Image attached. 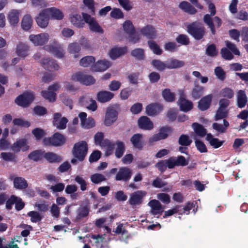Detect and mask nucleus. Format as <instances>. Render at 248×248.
I'll list each match as a JSON object with an SVG mask.
<instances>
[{"label": "nucleus", "mask_w": 248, "mask_h": 248, "mask_svg": "<svg viewBox=\"0 0 248 248\" xmlns=\"http://www.w3.org/2000/svg\"><path fill=\"white\" fill-rule=\"evenodd\" d=\"M45 11L46 12L51 18L54 19L62 20L64 16L62 12L56 7L45 9Z\"/></svg>", "instance_id": "393cba45"}, {"label": "nucleus", "mask_w": 248, "mask_h": 248, "mask_svg": "<svg viewBox=\"0 0 248 248\" xmlns=\"http://www.w3.org/2000/svg\"><path fill=\"white\" fill-rule=\"evenodd\" d=\"M44 157L50 163H58L62 160L60 156L52 152L44 153Z\"/></svg>", "instance_id": "79ce46f5"}, {"label": "nucleus", "mask_w": 248, "mask_h": 248, "mask_svg": "<svg viewBox=\"0 0 248 248\" xmlns=\"http://www.w3.org/2000/svg\"><path fill=\"white\" fill-rule=\"evenodd\" d=\"M204 88L198 84H195L191 92V97L195 100L200 98L204 93Z\"/></svg>", "instance_id": "f704fd0d"}, {"label": "nucleus", "mask_w": 248, "mask_h": 248, "mask_svg": "<svg viewBox=\"0 0 248 248\" xmlns=\"http://www.w3.org/2000/svg\"><path fill=\"white\" fill-rule=\"evenodd\" d=\"M49 37V34L46 32L31 34L29 36V40L35 46H41L48 41Z\"/></svg>", "instance_id": "7ed1b4c3"}, {"label": "nucleus", "mask_w": 248, "mask_h": 248, "mask_svg": "<svg viewBox=\"0 0 248 248\" xmlns=\"http://www.w3.org/2000/svg\"><path fill=\"white\" fill-rule=\"evenodd\" d=\"M148 205L151 207V213L154 216L160 215L164 211L161 203L156 200H152L148 203Z\"/></svg>", "instance_id": "9b49d317"}, {"label": "nucleus", "mask_w": 248, "mask_h": 248, "mask_svg": "<svg viewBox=\"0 0 248 248\" xmlns=\"http://www.w3.org/2000/svg\"><path fill=\"white\" fill-rule=\"evenodd\" d=\"M95 125V122L94 120L92 118H88L86 120H84L81 125L82 127L89 129L93 127Z\"/></svg>", "instance_id": "338daca9"}, {"label": "nucleus", "mask_w": 248, "mask_h": 248, "mask_svg": "<svg viewBox=\"0 0 248 248\" xmlns=\"http://www.w3.org/2000/svg\"><path fill=\"white\" fill-rule=\"evenodd\" d=\"M206 140L209 142L210 145L214 148L220 147L223 143V141L220 140L217 138H214L210 133L206 135Z\"/></svg>", "instance_id": "4c0bfd02"}, {"label": "nucleus", "mask_w": 248, "mask_h": 248, "mask_svg": "<svg viewBox=\"0 0 248 248\" xmlns=\"http://www.w3.org/2000/svg\"><path fill=\"white\" fill-rule=\"evenodd\" d=\"M9 135V129L7 128H4L2 131V129L0 127V148L6 149L9 146V143L6 140Z\"/></svg>", "instance_id": "c756f323"}, {"label": "nucleus", "mask_w": 248, "mask_h": 248, "mask_svg": "<svg viewBox=\"0 0 248 248\" xmlns=\"http://www.w3.org/2000/svg\"><path fill=\"white\" fill-rule=\"evenodd\" d=\"M162 95L167 101L172 102L174 100L175 94L171 93L169 89H165L162 92Z\"/></svg>", "instance_id": "6e6d98bb"}, {"label": "nucleus", "mask_w": 248, "mask_h": 248, "mask_svg": "<svg viewBox=\"0 0 248 248\" xmlns=\"http://www.w3.org/2000/svg\"><path fill=\"white\" fill-rule=\"evenodd\" d=\"M228 114L227 109L219 107L215 115V120H218L226 117Z\"/></svg>", "instance_id": "e2e57ef3"}, {"label": "nucleus", "mask_w": 248, "mask_h": 248, "mask_svg": "<svg viewBox=\"0 0 248 248\" xmlns=\"http://www.w3.org/2000/svg\"><path fill=\"white\" fill-rule=\"evenodd\" d=\"M187 31L196 39H201L204 35L205 28L200 23L194 22L187 27Z\"/></svg>", "instance_id": "f03ea898"}, {"label": "nucleus", "mask_w": 248, "mask_h": 248, "mask_svg": "<svg viewBox=\"0 0 248 248\" xmlns=\"http://www.w3.org/2000/svg\"><path fill=\"white\" fill-rule=\"evenodd\" d=\"M30 46L26 44L19 42L16 47V53L19 57L24 58L29 55Z\"/></svg>", "instance_id": "6ab92c4d"}, {"label": "nucleus", "mask_w": 248, "mask_h": 248, "mask_svg": "<svg viewBox=\"0 0 248 248\" xmlns=\"http://www.w3.org/2000/svg\"><path fill=\"white\" fill-rule=\"evenodd\" d=\"M123 29L124 31L129 35H132L135 32L133 25L129 20H126L124 23Z\"/></svg>", "instance_id": "8fccbe9b"}, {"label": "nucleus", "mask_w": 248, "mask_h": 248, "mask_svg": "<svg viewBox=\"0 0 248 248\" xmlns=\"http://www.w3.org/2000/svg\"><path fill=\"white\" fill-rule=\"evenodd\" d=\"M179 7L185 12L190 14H194L197 12L196 10L187 1H183L180 3Z\"/></svg>", "instance_id": "c03bdc74"}, {"label": "nucleus", "mask_w": 248, "mask_h": 248, "mask_svg": "<svg viewBox=\"0 0 248 248\" xmlns=\"http://www.w3.org/2000/svg\"><path fill=\"white\" fill-rule=\"evenodd\" d=\"M148 45L153 52L157 55H160L162 53V50L159 46L154 41H148Z\"/></svg>", "instance_id": "052dcab7"}, {"label": "nucleus", "mask_w": 248, "mask_h": 248, "mask_svg": "<svg viewBox=\"0 0 248 248\" xmlns=\"http://www.w3.org/2000/svg\"><path fill=\"white\" fill-rule=\"evenodd\" d=\"M88 152V144L85 141L76 142L72 149V154L74 157L79 161H83Z\"/></svg>", "instance_id": "f257e3e1"}, {"label": "nucleus", "mask_w": 248, "mask_h": 248, "mask_svg": "<svg viewBox=\"0 0 248 248\" xmlns=\"http://www.w3.org/2000/svg\"><path fill=\"white\" fill-rule=\"evenodd\" d=\"M34 99V94L32 92H26L19 95L15 100L19 106L26 107Z\"/></svg>", "instance_id": "1a4fd4ad"}, {"label": "nucleus", "mask_w": 248, "mask_h": 248, "mask_svg": "<svg viewBox=\"0 0 248 248\" xmlns=\"http://www.w3.org/2000/svg\"><path fill=\"white\" fill-rule=\"evenodd\" d=\"M192 127L195 133V135L194 136V140H196V136L199 137H203L207 135L206 129L202 125L197 123H193L192 124Z\"/></svg>", "instance_id": "2f4dec72"}, {"label": "nucleus", "mask_w": 248, "mask_h": 248, "mask_svg": "<svg viewBox=\"0 0 248 248\" xmlns=\"http://www.w3.org/2000/svg\"><path fill=\"white\" fill-rule=\"evenodd\" d=\"M138 126L142 129L150 130L154 127V124L147 116H142L138 120Z\"/></svg>", "instance_id": "5701e85b"}, {"label": "nucleus", "mask_w": 248, "mask_h": 248, "mask_svg": "<svg viewBox=\"0 0 248 248\" xmlns=\"http://www.w3.org/2000/svg\"><path fill=\"white\" fill-rule=\"evenodd\" d=\"M140 33L149 39L154 38L156 36V31L151 26H147L140 30Z\"/></svg>", "instance_id": "c9c22d12"}, {"label": "nucleus", "mask_w": 248, "mask_h": 248, "mask_svg": "<svg viewBox=\"0 0 248 248\" xmlns=\"http://www.w3.org/2000/svg\"><path fill=\"white\" fill-rule=\"evenodd\" d=\"M83 16L81 17L79 14H73L70 16V22L72 25L77 28H82L84 25L83 20Z\"/></svg>", "instance_id": "e433bc0d"}, {"label": "nucleus", "mask_w": 248, "mask_h": 248, "mask_svg": "<svg viewBox=\"0 0 248 248\" xmlns=\"http://www.w3.org/2000/svg\"><path fill=\"white\" fill-rule=\"evenodd\" d=\"M212 16L211 15L206 14L204 16L203 21L204 23L207 24L209 27L210 28V30L213 34L215 33V30L214 28V24L213 22L212 19Z\"/></svg>", "instance_id": "5fc2aeb1"}, {"label": "nucleus", "mask_w": 248, "mask_h": 248, "mask_svg": "<svg viewBox=\"0 0 248 248\" xmlns=\"http://www.w3.org/2000/svg\"><path fill=\"white\" fill-rule=\"evenodd\" d=\"M111 65V63L110 61L106 59L101 60L93 64L92 69L95 72H103L107 70Z\"/></svg>", "instance_id": "ddd939ff"}, {"label": "nucleus", "mask_w": 248, "mask_h": 248, "mask_svg": "<svg viewBox=\"0 0 248 248\" xmlns=\"http://www.w3.org/2000/svg\"><path fill=\"white\" fill-rule=\"evenodd\" d=\"M115 145L116 146L115 155L117 158H120L123 156L125 151V144L123 141L117 140Z\"/></svg>", "instance_id": "a19ab883"}, {"label": "nucleus", "mask_w": 248, "mask_h": 248, "mask_svg": "<svg viewBox=\"0 0 248 248\" xmlns=\"http://www.w3.org/2000/svg\"><path fill=\"white\" fill-rule=\"evenodd\" d=\"M179 94L180 97L177 103L180 110L186 112L190 111L193 108L192 102L186 98L183 91H180Z\"/></svg>", "instance_id": "6e6552de"}, {"label": "nucleus", "mask_w": 248, "mask_h": 248, "mask_svg": "<svg viewBox=\"0 0 248 248\" xmlns=\"http://www.w3.org/2000/svg\"><path fill=\"white\" fill-rule=\"evenodd\" d=\"M60 87L59 83H55L49 86L47 90L42 91L41 94L44 98L50 102H53L56 98V93L55 92L59 90Z\"/></svg>", "instance_id": "423d86ee"}, {"label": "nucleus", "mask_w": 248, "mask_h": 248, "mask_svg": "<svg viewBox=\"0 0 248 248\" xmlns=\"http://www.w3.org/2000/svg\"><path fill=\"white\" fill-rule=\"evenodd\" d=\"M114 145H115L114 144L107 140H105L102 143V146L105 148L107 155H109L113 153Z\"/></svg>", "instance_id": "49530a36"}, {"label": "nucleus", "mask_w": 248, "mask_h": 248, "mask_svg": "<svg viewBox=\"0 0 248 248\" xmlns=\"http://www.w3.org/2000/svg\"><path fill=\"white\" fill-rule=\"evenodd\" d=\"M132 56L138 60H143L144 58V50L141 48H136L131 52Z\"/></svg>", "instance_id": "864d4df0"}, {"label": "nucleus", "mask_w": 248, "mask_h": 248, "mask_svg": "<svg viewBox=\"0 0 248 248\" xmlns=\"http://www.w3.org/2000/svg\"><path fill=\"white\" fill-rule=\"evenodd\" d=\"M132 175L131 170L126 167H122L120 169L116 176V180L117 181H126L130 179Z\"/></svg>", "instance_id": "412c9836"}, {"label": "nucleus", "mask_w": 248, "mask_h": 248, "mask_svg": "<svg viewBox=\"0 0 248 248\" xmlns=\"http://www.w3.org/2000/svg\"><path fill=\"white\" fill-rule=\"evenodd\" d=\"M105 234L102 235H93L92 237L95 240L96 247L98 248H102L103 244L106 242V240L105 238Z\"/></svg>", "instance_id": "13d9d810"}, {"label": "nucleus", "mask_w": 248, "mask_h": 248, "mask_svg": "<svg viewBox=\"0 0 248 248\" xmlns=\"http://www.w3.org/2000/svg\"><path fill=\"white\" fill-rule=\"evenodd\" d=\"M14 187L18 189H25L28 187L27 181L22 177H16L13 180Z\"/></svg>", "instance_id": "58836bf2"}, {"label": "nucleus", "mask_w": 248, "mask_h": 248, "mask_svg": "<svg viewBox=\"0 0 248 248\" xmlns=\"http://www.w3.org/2000/svg\"><path fill=\"white\" fill-rule=\"evenodd\" d=\"M81 49V46L76 42L70 43L67 47L68 52L73 55L74 58H78L79 57V52Z\"/></svg>", "instance_id": "473e14b6"}, {"label": "nucleus", "mask_w": 248, "mask_h": 248, "mask_svg": "<svg viewBox=\"0 0 248 248\" xmlns=\"http://www.w3.org/2000/svg\"><path fill=\"white\" fill-rule=\"evenodd\" d=\"M79 46L84 49H89L91 45L89 41L84 36H82L79 40Z\"/></svg>", "instance_id": "680f3d73"}, {"label": "nucleus", "mask_w": 248, "mask_h": 248, "mask_svg": "<svg viewBox=\"0 0 248 248\" xmlns=\"http://www.w3.org/2000/svg\"><path fill=\"white\" fill-rule=\"evenodd\" d=\"M45 9L43 10L36 18L37 25L42 28H46L48 24L49 17Z\"/></svg>", "instance_id": "aec40b11"}, {"label": "nucleus", "mask_w": 248, "mask_h": 248, "mask_svg": "<svg viewBox=\"0 0 248 248\" xmlns=\"http://www.w3.org/2000/svg\"><path fill=\"white\" fill-rule=\"evenodd\" d=\"M0 157L6 161H15L16 155L10 152H2L0 154Z\"/></svg>", "instance_id": "bf43d9fd"}, {"label": "nucleus", "mask_w": 248, "mask_h": 248, "mask_svg": "<svg viewBox=\"0 0 248 248\" xmlns=\"http://www.w3.org/2000/svg\"><path fill=\"white\" fill-rule=\"evenodd\" d=\"M170 132V129L169 127H163L159 130L158 133L154 135L149 139V141L153 142L165 139L168 136Z\"/></svg>", "instance_id": "dca6fc26"}, {"label": "nucleus", "mask_w": 248, "mask_h": 248, "mask_svg": "<svg viewBox=\"0 0 248 248\" xmlns=\"http://www.w3.org/2000/svg\"><path fill=\"white\" fill-rule=\"evenodd\" d=\"M21 14V10L13 9L10 10L7 15V19L11 26L16 25L19 21V16Z\"/></svg>", "instance_id": "a211bd4d"}, {"label": "nucleus", "mask_w": 248, "mask_h": 248, "mask_svg": "<svg viewBox=\"0 0 248 248\" xmlns=\"http://www.w3.org/2000/svg\"><path fill=\"white\" fill-rule=\"evenodd\" d=\"M44 153L40 150H37L31 153L28 155V158L35 161L40 160L44 157Z\"/></svg>", "instance_id": "de8ad7c7"}, {"label": "nucleus", "mask_w": 248, "mask_h": 248, "mask_svg": "<svg viewBox=\"0 0 248 248\" xmlns=\"http://www.w3.org/2000/svg\"><path fill=\"white\" fill-rule=\"evenodd\" d=\"M229 125V123L225 120H223V125L215 123L212 125L214 129L219 133H224L226 131V128Z\"/></svg>", "instance_id": "a18cd8bd"}, {"label": "nucleus", "mask_w": 248, "mask_h": 248, "mask_svg": "<svg viewBox=\"0 0 248 248\" xmlns=\"http://www.w3.org/2000/svg\"><path fill=\"white\" fill-rule=\"evenodd\" d=\"M167 69H176L183 67L185 62L176 59L170 58L166 61Z\"/></svg>", "instance_id": "72a5a7b5"}, {"label": "nucleus", "mask_w": 248, "mask_h": 248, "mask_svg": "<svg viewBox=\"0 0 248 248\" xmlns=\"http://www.w3.org/2000/svg\"><path fill=\"white\" fill-rule=\"evenodd\" d=\"M114 95V93L109 91H102L97 93V99L101 103H106L112 99Z\"/></svg>", "instance_id": "cd10ccee"}, {"label": "nucleus", "mask_w": 248, "mask_h": 248, "mask_svg": "<svg viewBox=\"0 0 248 248\" xmlns=\"http://www.w3.org/2000/svg\"><path fill=\"white\" fill-rule=\"evenodd\" d=\"M225 44L227 47V48L229 49L234 54L236 55H240V51L237 48L236 46L234 44L228 41H225Z\"/></svg>", "instance_id": "774afa93"}, {"label": "nucleus", "mask_w": 248, "mask_h": 248, "mask_svg": "<svg viewBox=\"0 0 248 248\" xmlns=\"http://www.w3.org/2000/svg\"><path fill=\"white\" fill-rule=\"evenodd\" d=\"M27 215L30 217L31 221L34 223L40 221L43 218V216L36 211H30Z\"/></svg>", "instance_id": "09e8293b"}, {"label": "nucleus", "mask_w": 248, "mask_h": 248, "mask_svg": "<svg viewBox=\"0 0 248 248\" xmlns=\"http://www.w3.org/2000/svg\"><path fill=\"white\" fill-rule=\"evenodd\" d=\"M29 142L26 139H21L17 140L11 146L12 150L15 153H18L20 151L26 152L30 149Z\"/></svg>", "instance_id": "0eeeda50"}, {"label": "nucleus", "mask_w": 248, "mask_h": 248, "mask_svg": "<svg viewBox=\"0 0 248 248\" xmlns=\"http://www.w3.org/2000/svg\"><path fill=\"white\" fill-rule=\"evenodd\" d=\"M79 101L82 105L86 106L88 109L92 111H94L97 108L96 101L87 94L81 97Z\"/></svg>", "instance_id": "f8f14e48"}, {"label": "nucleus", "mask_w": 248, "mask_h": 248, "mask_svg": "<svg viewBox=\"0 0 248 248\" xmlns=\"http://www.w3.org/2000/svg\"><path fill=\"white\" fill-rule=\"evenodd\" d=\"M127 50L126 46L115 47L111 48L108 52V55L111 59L115 60L122 55H124Z\"/></svg>", "instance_id": "f3484780"}, {"label": "nucleus", "mask_w": 248, "mask_h": 248, "mask_svg": "<svg viewBox=\"0 0 248 248\" xmlns=\"http://www.w3.org/2000/svg\"><path fill=\"white\" fill-rule=\"evenodd\" d=\"M46 49L49 51L54 56L57 58H62L65 54L64 50L60 45L51 47L50 46H46Z\"/></svg>", "instance_id": "a878e982"}, {"label": "nucleus", "mask_w": 248, "mask_h": 248, "mask_svg": "<svg viewBox=\"0 0 248 248\" xmlns=\"http://www.w3.org/2000/svg\"><path fill=\"white\" fill-rule=\"evenodd\" d=\"M117 119V113L113 109L108 108L106 114L105 124L109 126L113 124Z\"/></svg>", "instance_id": "4be33fe9"}, {"label": "nucleus", "mask_w": 248, "mask_h": 248, "mask_svg": "<svg viewBox=\"0 0 248 248\" xmlns=\"http://www.w3.org/2000/svg\"><path fill=\"white\" fill-rule=\"evenodd\" d=\"M41 63L45 69L49 70H56L59 69V66L55 61L49 58L42 59Z\"/></svg>", "instance_id": "7c9ffc66"}, {"label": "nucleus", "mask_w": 248, "mask_h": 248, "mask_svg": "<svg viewBox=\"0 0 248 248\" xmlns=\"http://www.w3.org/2000/svg\"><path fill=\"white\" fill-rule=\"evenodd\" d=\"M213 98V95L211 93L202 97L198 102V108L202 111L208 109L211 106Z\"/></svg>", "instance_id": "4468645a"}, {"label": "nucleus", "mask_w": 248, "mask_h": 248, "mask_svg": "<svg viewBox=\"0 0 248 248\" xmlns=\"http://www.w3.org/2000/svg\"><path fill=\"white\" fill-rule=\"evenodd\" d=\"M82 15L85 22L88 24L91 31L97 33H103L102 29L94 18L87 13H82Z\"/></svg>", "instance_id": "39448f33"}, {"label": "nucleus", "mask_w": 248, "mask_h": 248, "mask_svg": "<svg viewBox=\"0 0 248 248\" xmlns=\"http://www.w3.org/2000/svg\"><path fill=\"white\" fill-rule=\"evenodd\" d=\"M130 141L134 148L141 149L144 142L142 135L140 134L133 135L130 139Z\"/></svg>", "instance_id": "c85d7f7f"}, {"label": "nucleus", "mask_w": 248, "mask_h": 248, "mask_svg": "<svg viewBox=\"0 0 248 248\" xmlns=\"http://www.w3.org/2000/svg\"><path fill=\"white\" fill-rule=\"evenodd\" d=\"M147 194L145 191L138 190L133 192L130 195L128 200L129 203L131 205H139L141 203L142 198Z\"/></svg>", "instance_id": "9d476101"}, {"label": "nucleus", "mask_w": 248, "mask_h": 248, "mask_svg": "<svg viewBox=\"0 0 248 248\" xmlns=\"http://www.w3.org/2000/svg\"><path fill=\"white\" fill-rule=\"evenodd\" d=\"M66 141L65 137L59 133H55L50 138H45L43 143L46 145H51L54 146H59L64 144Z\"/></svg>", "instance_id": "20e7f679"}, {"label": "nucleus", "mask_w": 248, "mask_h": 248, "mask_svg": "<svg viewBox=\"0 0 248 248\" xmlns=\"http://www.w3.org/2000/svg\"><path fill=\"white\" fill-rule=\"evenodd\" d=\"M33 20L30 15H25L21 21V27L25 31L29 30L32 27Z\"/></svg>", "instance_id": "ea45409f"}, {"label": "nucleus", "mask_w": 248, "mask_h": 248, "mask_svg": "<svg viewBox=\"0 0 248 248\" xmlns=\"http://www.w3.org/2000/svg\"><path fill=\"white\" fill-rule=\"evenodd\" d=\"M95 59L93 56H86L80 61V65L83 67H88L90 66H93L95 63Z\"/></svg>", "instance_id": "37998d69"}, {"label": "nucleus", "mask_w": 248, "mask_h": 248, "mask_svg": "<svg viewBox=\"0 0 248 248\" xmlns=\"http://www.w3.org/2000/svg\"><path fill=\"white\" fill-rule=\"evenodd\" d=\"M32 6L38 8L46 7L47 6V3L45 0H31Z\"/></svg>", "instance_id": "0e129e2a"}, {"label": "nucleus", "mask_w": 248, "mask_h": 248, "mask_svg": "<svg viewBox=\"0 0 248 248\" xmlns=\"http://www.w3.org/2000/svg\"><path fill=\"white\" fill-rule=\"evenodd\" d=\"M53 124L59 129H64L66 127L68 120L65 117H62L59 113H56L54 115Z\"/></svg>", "instance_id": "2eb2a0df"}, {"label": "nucleus", "mask_w": 248, "mask_h": 248, "mask_svg": "<svg viewBox=\"0 0 248 248\" xmlns=\"http://www.w3.org/2000/svg\"><path fill=\"white\" fill-rule=\"evenodd\" d=\"M153 66L159 71H163L167 69L166 62H163L158 60H154L151 62Z\"/></svg>", "instance_id": "3c124183"}, {"label": "nucleus", "mask_w": 248, "mask_h": 248, "mask_svg": "<svg viewBox=\"0 0 248 248\" xmlns=\"http://www.w3.org/2000/svg\"><path fill=\"white\" fill-rule=\"evenodd\" d=\"M83 3L84 5L87 7L90 10V13L93 15L95 14V3L93 0H83Z\"/></svg>", "instance_id": "4d7b16f0"}, {"label": "nucleus", "mask_w": 248, "mask_h": 248, "mask_svg": "<svg viewBox=\"0 0 248 248\" xmlns=\"http://www.w3.org/2000/svg\"><path fill=\"white\" fill-rule=\"evenodd\" d=\"M248 102V97L244 91L240 90L236 93L237 106L239 108H243Z\"/></svg>", "instance_id": "bb28decb"}, {"label": "nucleus", "mask_w": 248, "mask_h": 248, "mask_svg": "<svg viewBox=\"0 0 248 248\" xmlns=\"http://www.w3.org/2000/svg\"><path fill=\"white\" fill-rule=\"evenodd\" d=\"M90 178L91 181L95 184L100 183L106 180V178L104 175L98 173L92 175Z\"/></svg>", "instance_id": "603ef678"}, {"label": "nucleus", "mask_w": 248, "mask_h": 248, "mask_svg": "<svg viewBox=\"0 0 248 248\" xmlns=\"http://www.w3.org/2000/svg\"><path fill=\"white\" fill-rule=\"evenodd\" d=\"M220 53L222 57L225 60H231L233 58L232 53L226 47L221 49Z\"/></svg>", "instance_id": "69168bd1"}, {"label": "nucleus", "mask_w": 248, "mask_h": 248, "mask_svg": "<svg viewBox=\"0 0 248 248\" xmlns=\"http://www.w3.org/2000/svg\"><path fill=\"white\" fill-rule=\"evenodd\" d=\"M162 110V106L159 103H152L148 105L146 108V113L149 116H154L160 112Z\"/></svg>", "instance_id": "b1692460"}]
</instances>
